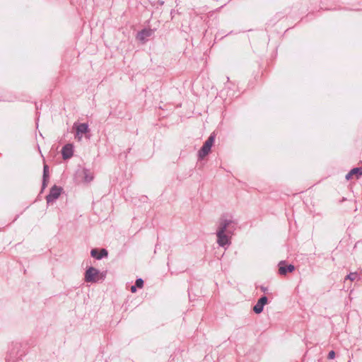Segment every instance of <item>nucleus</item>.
<instances>
[{"mask_svg": "<svg viewBox=\"0 0 362 362\" xmlns=\"http://www.w3.org/2000/svg\"><path fill=\"white\" fill-rule=\"evenodd\" d=\"M235 224L236 223L231 219H227L224 217H222L220 219L218 230L216 231L217 243L219 246L225 247L226 245H229L230 244V237L227 235V233H230L228 228H230L231 225Z\"/></svg>", "mask_w": 362, "mask_h": 362, "instance_id": "obj_1", "label": "nucleus"}, {"mask_svg": "<svg viewBox=\"0 0 362 362\" xmlns=\"http://www.w3.org/2000/svg\"><path fill=\"white\" fill-rule=\"evenodd\" d=\"M105 272H100L94 267H89L85 273V281L86 282L95 283L105 278Z\"/></svg>", "mask_w": 362, "mask_h": 362, "instance_id": "obj_2", "label": "nucleus"}, {"mask_svg": "<svg viewBox=\"0 0 362 362\" xmlns=\"http://www.w3.org/2000/svg\"><path fill=\"white\" fill-rule=\"evenodd\" d=\"M215 141V134H211L207 140L204 142L203 146L198 152L199 159L202 160L211 151V148Z\"/></svg>", "mask_w": 362, "mask_h": 362, "instance_id": "obj_3", "label": "nucleus"}, {"mask_svg": "<svg viewBox=\"0 0 362 362\" xmlns=\"http://www.w3.org/2000/svg\"><path fill=\"white\" fill-rule=\"evenodd\" d=\"M62 190L61 187L56 185L53 186L51 188L49 194L46 197L47 202L50 203L55 201L61 194Z\"/></svg>", "mask_w": 362, "mask_h": 362, "instance_id": "obj_4", "label": "nucleus"}, {"mask_svg": "<svg viewBox=\"0 0 362 362\" xmlns=\"http://www.w3.org/2000/svg\"><path fill=\"white\" fill-rule=\"evenodd\" d=\"M76 132L75 137L78 141H81L82 139V135L83 134H87L90 131L88 125L86 123H81V124L76 125Z\"/></svg>", "mask_w": 362, "mask_h": 362, "instance_id": "obj_5", "label": "nucleus"}, {"mask_svg": "<svg viewBox=\"0 0 362 362\" xmlns=\"http://www.w3.org/2000/svg\"><path fill=\"white\" fill-rule=\"evenodd\" d=\"M295 267L293 264L286 265L285 261L279 263V273L281 275H286L288 272H293Z\"/></svg>", "mask_w": 362, "mask_h": 362, "instance_id": "obj_6", "label": "nucleus"}, {"mask_svg": "<svg viewBox=\"0 0 362 362\" xmlns=\"http://www.w3.org/2000/svg\"><path fill=\"white\" fill-rule=\"evenodd\" d=\"M74 153L73 145L66 144L62 149V154L64 159H69L72 157Z\"/></svg>", "mask_w": 362, "mask_h": 362, "instance_id": "obj_7", "label": "nucleus"}, {"mask_svg": "<svg viewBox=\"0 0 362 362\" xmlns=\"http://www.w3.org/2000/svg\"><path fill=\"white\" fill-rule=\"evenodd\" d=\"M90 255L93 257L100 259L104 257L107 256V251L105 249H102L98 252L97 249H93L90 251Z\"/></svg>", "mask_w": 362, "mask_h": 362, "instance_id": "obj_8", "label": "nucleus"}, {"mask_svg": "<svg viewBox=\"0 0 362 362\" xmlns=\"http://www.w3.org/2000/svg\"><path fill=\"white\" fill-rule=\"evenodd\" d=\"M153 34V30L151 29H144L140 31L137 35V39L141 42H145L147 37Z\"/></svg>", "mask_w": 362, "mask_h": 362, "instance_id": "obj_9", "label": "nucleus"}, {"mask_svg": "<svg viewBox=\"0 0 362 362\" xmlns=\"http://www.w3.org/2000/svg\"><path fill=\"white\" fill-rule=\"evenodd\" d=\"M362 175V168H355L350 170L349 173L346 175V180H350L353 175Z\"/></svg>", "mask_w": 362, "mask_h": 362, "instance_id": "obj_10", "label": "nucleus"}, {"mask_svg": "<svg viewBox=\"0 0 362 362\" xmlns=\"http://www.w3.org/2000/svg\"><path fill=\"white\" fill-rule=\"evenodd\" d=\"M82 175L83 176V181L85 182H90L93 179V174L88 170L83 169L82 170Z\"/></svg>", "mask_w": 362, "mask_h": 362, "instance_id": "obj_11", "label": "nucleus"}, {"mask_svg": "<svg viewBox=\"0 0 362 362\" xmlns=\"http://www.w3.org/2000/svg\"><path fill=\"white\" fill-rule=\"evenodd\" d=\"M264 305L259 304V302L257 303V304L254 306L253 310L257 314H259L263 310Z\"/></svg>", "mask_w": 362, "mask_h": 362, "instance_id": "obj_12", "label": "nucleus"}, {"mask_svg": "<svg viewBox=\"0 0 362 362\" xmlns=\"http://www.w3.org/2000/svg\"><path fill=\"white\" fill-rule=\"evenodd\" d=\"M48 166L47 165H44V169H43V185L45 186V182H46V180L47 178L48 177Z\"/></svg>", "mask_w": 362, "mask_h": 362, "instance_id": "obj_13", "label": "nucleus"}, {"mask_svg": "<svg viewBox=\"0 0 362 362\" xmlns=\"http://www.w3.org/2000/svg\"><path fill=\"white\" fill-rule=\"evenodd\" d=\"M358 277V274L356 272L350 273L349 275L346 276V279H349L350 281H353L356 280Z\"/></svg>", "mask_w": 362, "mask_h": 362, "instance_id": "obj_14", "label": "nucleus"}, {"mask_svg": "<svg viewBox=\"0 0 362 362\" xmlns=\"http://www.w3.org/2000/svg\"><path fill=\"white\" fill-rule=\"evenodd\" d=\"M135 285H136L138 288H142V287H143V286H144V281H143L141 279H137L136 280Z\"/></svg>", "mask_w": 362, "mask_h": 362, "instance_id": "obj_15", "label": "nucleus"}, {"mask_svg": "<svg viewBox=\"0 0 362 362\" xmlns=\"http://www.w3.org/2000/svg\"><path fill=\"white\" fill-rule=\"evenodd\" d=\"M257 302H259V304L264 305L267 303V298L266 296H262Z\"/></svg>", "mask_w": 362, "mask_h": 362, "instance_id": "obj_16", "label": "nucleus"}, {"mask_svg": "<svg viewBox=\"0 0 362 362\" xmlns=\"http://www.w3.org/2000/svg\"><path fill=\"white\" fill-rule=\"evenodd\" d=\"M335 357V352L334 351H330L328 354L329 359H333Z\"/></svg>", "mask_w": 362, "mask_h": 362, "instance_id": "obj_17", "label": "nucleus"}, {"mask_svg": "<svg viewBox=\"0 0 362 362\" xmlns=\"http://www.w3.org/2000/svg\"><path fill=\"white\" fill-rule=\"evenodd\" d=\"M136 285H134V286H131V291L132 293H135L136 291Z\"/></svg>", "mask_w": 362, "mask_h": 362, "instance_id": "obj_18", "label": "nucleus"}]
</instances>
